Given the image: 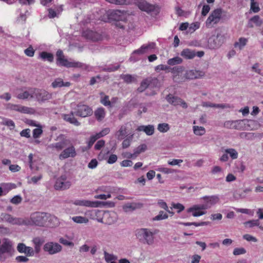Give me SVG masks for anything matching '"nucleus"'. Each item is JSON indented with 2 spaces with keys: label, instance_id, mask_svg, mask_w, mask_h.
I'll return each instance as SVG.
<instances>
[{
  "label": "nucleus",
  "instance_id": "nucleus-1",
  "mask_svg": "<svg viewBox=\"0 0 263 263\" xmlns=\"http://www.w3.org/2000/svg\"><path fill=\"white\" fill-rule=\"evenodd\" d=\"M58 220L54 216L45 212H35L29 218H24V226L40 227H55Z\"/></svg>",
  "mask_w": 263,
  "mask_h": 263
},
{
  "label": "nucleus",
  "instance_id": "nucleus-2",
  "mask_svg": "<svg viewBox=\"0 0 263 263\" xmlns=\"http://www.w3.org/2000/svg\"><path fill=\"white\" fill-rule=\"evenodd\" d=\"M224 126L228 129L253 130L257 128L258 124L255 120L243 119L227 121L224 123Z\"/></svg>",
  "mask_w": 263,
  "mask_h": 263
},
{
  "label": "nucleus",
  "instance_id": "nucleus-3",
  "mask_svg": "<svg viewBox=\"0 0 263 263\" xmlns=\"http://www.w3.org/2000/svg\"><path fill=\"white\" fill-rule=\"evenodd\" d=\"M100 12L103 15L99 19L104 22L111 21L123 22L125 21L126 17V13L119 10H102Z\"/></svg>",
  "mask_w": 263,
  "mask_h": 263
},
{
  "label": "nucleus",
  "instance_id": "nucleus-4",
  "mask_svg": "<svg viewBox=\"0 0 263 263\" xmlns=\"http://www.w3.org/2000/svg\"><path fill=\"white\" fill-rule=\"evenodd\" d=\"M57 63L58 65L65 66L66 67H81L82 64L74 61H68L64 58L63 51L59 50L57 52Z\"/></svg>",
  "mask_w": 263,
  "mask_h": 263
},
{
  "label": "nucleus",
  "instance_id": "nucleus-5",
  "mask_svg": "<svg viewBox=\"0 0 263 263\" xmlns=\"http://www.w3.org/2000/svg\"><path fill=\"white\" fill-rule=\"evenodd\" d=\"M138 238L144 243L151 245L154 242V234L147 229H140L137 231Z\"/></svg>",
  "mask_w": 263,
  "mask_h": 263
},
{
  "label": "nucleus",
  "instance_id": "nucleus-6",
  "mask_svg": "<svg viewBox=\"0 0 263 263\" xmlns=\"http://www.w3.org/2000/svg\"><path fill=\"white\" fill-rule=\"evenodd\" d=\"M222 13V10L220 8L212 11L205 22V26L210 28L218 23L221 18Z\"/></svg>",
  "mask_w": 263,
  "mask_h": 263
},
{
  "label": "nucleus",
  "instance_id": "nucleus-7",
  "mask_svg": "<svg viewBox=\"0 0 263 263\" xmlns=\"http://www.w3.org/2000/svg\"><path fill=\"white\" fill-rule=\"evenodd\" d=\"M95 213L96 214H99L102 216L101 218L98 219L99 222L110 225L116 221V214L114 212H101L98 211L97 212H95Z\"/></svg>",
  "mask_w": 263,
  "mask_h": 263
},
{
  "label": "nucleus",
  "instance_id": "nucleus-8",
  "mask_svg": "<svg viewBox=\"0 0 263 263\" xmlns=\"http://www.w3.org/2000/svg\"><path fill=\"white\" fill-rule=\"evenodd\" d=\"M93 113L92 108L84 104H79L75 109L74 114L80 117L85 118L91 116Z\"/></svg>",
  "mask_w": 263,
  "mask_h": 263
},
{
  "label": "nucleus",
  "instance_id": "nucleus-9",
  "mask_svg": "<svg viewBox=\"0 0 263 263\" xmlns=\"http://www.w3.org/2000/svg\"><path fill=\"white\" fill-rule=\"evenodd\" d=\"M223 154L220 157L219 160L221 162H227L229 160V156L232 159H236L238 157L237 151L233 148H228L222 150Z\"/></svg>",
  "mask_w": 263,
  "mask_h": 263
},
{
  "label": "nucleus",
  "instance_id": "nucleus-10",
  "mask_svg": "<svg viewBox=\"0 0 263 263\" xmlns=\"http://www.w3.org/2000/svg\"><path fill=\"white\" fill-rule=\"evenodd\" d=\"M1 219L2 221L13 225L24 226V218L14 217L10 214L2 213L1 215Z\"/></svg>",
  "mask_w": 263,
  "mask_h": 263
},
{
  "label": "nucleus",
  "instance_id": "nucleus-11",
  "mask_svg": "<svg viewBox=\"0 0 263 263\" xmlns=\"http://www.w3.org/2000/svg\"><path fill=\"white\" fill-rule=\"evenodd\" d=\"M7 108L11 110L17 111L22 114H33L35 112L34 109L32 108L19 104H8Z\"/></svg>",
  "mask_w": 263,
  "mask_h": 263
},
{
  "label": "nucleus",
  "instance_id": "nucleus-12",
  "mask_svg": "<svg viewBox=\"0 0 263 263\" xmlns=\"http://www.w3.org/2000/svg\"><path fill=\"white\" fill-rule=\"evenodd\" d=\"M224 36L218 34L216 36H211L208 41V44L210 48L216 49L219 48L224 42Z\"/></svg>",
  "mask_w": 263,
  "mask_h": 263
},
{
  "label": "nucleus",
  "instance_id": "nucleus-13",
  "mask_svg": "<svg viewBox=\"0 0 263 263\" xmlns=\"http://www.w3.org/2000/svg\"><path fill=\"white\" fill-rule=\"evenodd\" d=\"M155 47L156 43L154 42H150L147 44H144L139 49L133 52L130 59L131 61H135L136 59H134V56L135 54H142L151 51L152 50L155 49Z\"/></svg>",
  "mask_w": 263,
  "mask_h": 263
},
{
  "label": "nucleus",
  "instance_id": "nucleus-14",
  "mask_svg": "<svg viewBox=\"0 0 263 263\" xmlns=\"http://www.w3.org/2000/svg\"><path fill=\"white\" fill-rule=\"evenodd\" d=\"M204 75V72L201 70L196 69L187 70L184 73V78H185L184 81L186 80L201 79L203 78Z\"/></svg>",
  "mask_w": 263,
  "mask_h": 263
},
{
  "label": "nucleus",
  "instance_id": "nucleus-15",
  "mask_svg": "<svg viewBox=\"0 0 263 263\" xmlns=\"http://www.w3.org/2000/svg\"><path fill=\"white\" fill-rule=\"evenodd\" d=\"M43 249L45 252L52 255L60 252L62 250V246L57 242H48L44 245Z\"/></svg>",
  "mask_w": 263,
  "mask_h": 263
},
{
  "label": "nucleus",
  "instance_id": "nucleus-16",
  "mask_svg": "<svg viewBox=\"0 0 263 263\" xmlns=\"http://www.w3.org/2000/svg\"><path fill=\"white\" fill-rule=\"evenodd\" d=\"M184 68L182 66L175 67L172 69L173 80L175 82L180 83L184 81V74L182 72Z\"/></svg>",
  "mask_w": 263,
  "mask_h": 263
},
{
  "label": "nucleus",
  "instance_id": "nucleus-17",
  "mask_svg": "<svg viewBox=\"0 0 263 263\" xmlns=\"http://www.w3.org/2000/svg\"><path fill=\"white\" fill-rule=\"evenodd\" d=\"M34 98L38 101L44 102L51 98V94L45 90L34 89Z\"/></svg>",
  "mask_w": 263,
  "mask_h": 263
},
{
  "label": "nucleus",
  "instance_id": "nucleus-18",
  "mask_svg": "<svg viewBox=\"0 0 263 263\" xmlns=\"http://www.w3.org/2000/svg\"><path fill=\"white\" fill-rule=\"evenodd\" d=\"M204 203L202 204L201 208L208 209L212 206L218 203L219 201V197L217 196H204L203 197Z\"/></svg>",
  "mask_w": 263,
  "mask_h": 263
},
{
  "label": "nucleus",
  "instance_id": "nucleus-19",
  "mask_svg": "<svg viewBox=\"0 0 263 263\" xmlns=\"http://www.w3.org/2000/svg\"><path fill=\"white\" fill-rule=\"evenodd\" d=\"M72 203L76 205L97 208L99 206L101 202L98 201H91L87 200H76L72 201Z\"/></svg>",
  "mask_w": 263,
  "mask_h": 263
},
{
  "label": "nucleus",
  "instance_id": "nucleus-20",
  "mask_svg": "<svg viewBox=\"0 0 263 263\" xmlns=\"http://www.w3.org/2000/svg\"><path fill=\"white\" fill-rule=\"evenodd\" d=\"M34 88H28L22 90L16 93V97L19 99L26 100L34 98Z\"/></svg>",
  "mask_w": 263,
  "mask_h": 263
},
{
  "label": "nucleus",
  "instance_id": "nucleus-21",
  "mask_svg": "<svg viewBox=\"0 0 263 263\" xmlns=\"http://www.w3.org/2000/svg\"><path fill=\"white\" fill-rule=\"evenodd\" d=\"M77 155L76 149L73 146H69L64 150L59 155V159L63 160L69 157L73 158Z\"/></svg>",
  "mask_w": 263,
  "mask_h": 263
},
{
  "label": "nucleus",
  "instance_id": "nucleus-22",
  "mask_svg": "<svg viewBox=\"0 0 263 263\" xmlns=\"http://www.w3.org/2000/svg\"><path fill=\"white\" fill-rule=\"evenodd\" d=\"M12 250V246L11 241L8 239H5L0 247V259H2V255L4 253H11Z\"/></svg>",
  "mask_w": 263,
  "mask_h": 263
},
{
  "label": "nucleus",
  "instance_id": "nucleus-23",
  "mask_svg": "<svg viewBox=\"0 0 263 263\" xmlns=\"http://www.w3.org/2000/svg\"><path fill=\"white\" fill-rule=\"evenodd\" d=\"M202 205H195L187 210L188 213H192V215L194 217H198L203 215L205 214V212L203 211L204 209L201 208Z\"/></svg>",
  "mask_w": 263,
  "mask_h": 263
},
{
  "label": "nucleus",
  "instance_id": "nucleus-24",
  "mask_svg": "<svg viewBox=\"0 0 263 263\" xmlns=\"http://www.w3.org/2000/svg\"><path fill=\"white\" fill-rule=\"evenodd\" d=\"M137 130L139 132H143L147 135L151 136L154 133L155 127L153 125H140L137 127Z\"/></svg>",
  "mask_w": 263,
  "mask_h": 263
},
{
  "label": "nucleus",
  "instance_id": "nucleus-25",
  "mask_svg": "<svg viewBox=\"0 0 263 263\" xmlns=\"http://www.w3.org/2000/svg\"><path fill=\"white\" fill-rule=\"evenodd\" d=\"M74 112L73 113V112H71L69 114L63 115L62 117L65 121L76 126H79L80 125V123L74 117Z\"/></svg>",
  "mask_w": 263,
  "mask_h": 263
},
{
  "label": "nucleus",
  "instance_id": "nucleus-26",
  "mask_svg": "<svg viewBox=\"0 0 263 263\" xmlns=\"http://www.w3.org/2000/svg\"><path fill=\"white\" fill-rule=\"evenodd\" d=\"M32 241L34 245L35 253L38 254L41 251L42 245L45 241L44 239L40 237H35L33 238Z\"/></svg>",
  "mask_w": 263,
  "mask_h": 263
},
{
  "label": "nucleus",
  "instance_id": "nucleus-27",
  "mask_svg": "<svg viewBox=\"0 0 263 263\" xmlns=\"http://www.w3.org/2000/svg\"><path fill=\"white\" fill-rule=\"evenodd\" d=\"M180 55L184 59L187 60L193 59L196 56V52L194 50L188 48L184 49L181 52Z\"/></svg>",
  "mask_w": 263,
  "mask_h": 263
},
{
  "label": "nucleus",
  "instance_id": "nucleus-28",
  "mask_svg": "<svg viewBox=\"0 0 263 263\" xmlns=\"http://www.w3.org/2000/svg\"><path fill=\"white\" fill-rule=\"evenodd\" d=\"M94 115L98 121H102L106 116L105 109L102 107L98 108L95 110Z\"/></svg>",
  "mask_w": 263,
  "mask_h": 263
},
{
  "label": "nucleus",
  "instance_id": "nucleus-29",
  "mask_svg": "<svg viewBox=\"0 0 263 263\" xmlns=\"http://www.w3.org/2000/svg\"><path fill=\"white\" fill-rule=\"evenodd\" d=\"M202 106L206 107H215L220 108H229L230 105L228 104H214L208 102H203L202 103Z\"/></svg>",
  "mask_w": 263,
  "mask_h": 263
},
{
  "label": "nucleus",
  "instance_id": "nucleus-30",
  "mask_svg": "<svg viewBox=\"0 0 263 263\" xmlns=\"http://www.w3.org/2000/svg\"><path fill=\"white\" fill-rule=\"evenodd\" d=\"M70 182H55L54 187L56 190H64L69 188Z\"/></svg>",
  "mask_w": 263,
  "mask_h": 263
},
{
  "label": "nucleus",
  "instance_id": "nucleus-31",
  "mask_svg": "<svg viewBox=\"0 0 263 263\" xmlns=\"http://www.w3.org/2000/svg\"><path fill=\"white\" fill-rule=\"evenodd\" d=\"M83 35L85 36L86 39L91 40L92 41H97L99 39L98 34L92 30H86L84 31L83 33Z\"/></svg>",
  "mask_w": 263,
  "mask_h": 263
},
{
  "label": "nucleus",
  "instance_id": "nucleus-32",
  "mask_svg": "<svg viewBox=\"0 0 263 263\" xmlns=\"http://www.w3.org/2000/svg\"><path fill=\"white\" fill-rule=\"evenodd\" d=\"M39 58L43 61H47L49 62H52L53 61V55L51 53L46 51L40 52Z\"/></svg>",
  "mask_w": 263,
  "mask_h": 263
},
{
  "label": "nucleus",
  "instance_id": "nucleus-33",
  "mask_svg": "<svg viewBox=\"0 0 263 263\" xmlns=\"http://www.w3.org/2000/svg\"><path fill=\"white\" fill-rule=\"evenodd\" d=\"M248 42V39L245 37H240L238 41L235 43L234 46L235 48H238L239 50H241L247 45Z\"/></svg>",
  "mask_w": 263,
  "mask_h": 263
},
{
  "label": "nucleus",
  "instance_id": "nucleus-34",
  "mask_svg": "<svg viewBox=\"0 0 263 263\" xmlns=\"http://www.w3.org/2000/svg\"><path fill=\"white\" fill-rule=\"evenodd\" d=\"M69 82H66L64 83L62 79L58 78L55 79L52 83V86L53 88H57V87H61L62 86H69L70 85Z\"/></svg>",
  "mask_w": 263,
  "mask_h": 263
},
{
  "label": "nucleus",
  "instance_id": "nucleus-35",
  "mask_svg": "<svg viewBox=\"0 0 263 263\" xmlns=\"http://www.w3.org/2000/svg\"><path fill=\"white\" fill-rule=\"evenodd\" d=\"M100 102L105 106H111V102L109 101V96L105 95L103 92L100 93Z\"/></svg>",
  "mask_w": 263,
  "mask_h": 263
},
{
  "label": "nucleus",
  "instance_id": "nucleus-36",
  "mask_svg": "<svg viewBox=\"0 0 263 263\" xmlns=\"http://www.w3.org/2000/svg\"><path fill=\"white\" fill-rule=\"evenodd\" d=\"M179 98L173 96L172 95L169 94L166 97V100L171 104L176 106L178 105Z\"/></svg>",
  "mask_w": 263,
  "mask_h": 263
},
{
  "label": "nucleus",
  "instance_id": "nucleus-37",
  "mask_svg": "<svg viewBox=\"0 0 263 263\" xmlns=\"http://www.w3.org/2000/svg\"><path fill=\"white\" fill-rule=\"evenodd\" d=\"M1 124L8 126L10 130L14 129L15 126L14 122L12 120L7 118H3Z\"/></svg>",
  "mask_w": 263,
  "mask_h": 263
},
{
  "label": "nucleus",
  "instance_id": "nucleus-38",
  "mask_svg": "<svg viewBox=\"0 0 263 263\" xmlns=\"http://www.w3.org/2000/svg\"><path fill=\"white\" fill-rule=\"evenodd\" d=\"M243 224L245 228H251L255 226H258L259 221V220H251L246 221Z\"/></svg>",
  "mask_w": 263,
  "mask_h": 263
},
{
  "label": "nucleus",
  "instance_id": "nucleus-39",
  "mask_svg": "<svg viewBox=\"0 0 263 263\" xmlns=\"http://www.w3.org/2000/svg\"><path fill=\"white\" fill-rule=\"evenodd\" d=\"M193 130L194 133L197 136H202L205 133V129L202 126H194Z\"/></svg>",
  "mask_w": 263,
  "mask_h": 263
},
{
  "label": "nucleus",
  "instance_id": "nucleus-40",
  "mask_svg": "<svg viewBox=\"0 0 263 263\" xmlns=\"http://www.w3.org/2000/svg\"><path fill=\"white\" fill-rule=\"evenodd\" d=\"M170 129V126L168 123H160L158 125L157 129L160 132V133H166L168 132Z\"/></svg>",
  "mask_w": 263,
  "mask_h": 263
},
{
  "label": "nucleus",
  "instance_id": "nucleus-41",
  "mask_svg": "<svg viewBox=\"0 0 263 263\" xmlns=\"http://www.w3.org/2000/svg\"><path fill=\"white\" fill-rule=\"evenodd\" d=\"M72 220L77 223H86L89 221L87 218L80 216L72 217Z\"/></svg>",
  "mask_w": 263,
  "mask_h": 263
},
{
  "label": "nucleus",
  "instance_id": "nucleus-42",
  "mask_svg": "<svg viewBox=\"0 0 263 263\" xmlns=\"http://www.w3.org/2000/svg\"><path fill=\"white\" fill-rule=\"evenodd\" d=\"M62 6H60L56 11L53 10V9H49L48 16L50 18H54L55 16H57L62 11Z\"/></svg>",
  "mask_w": 263,
  "mask_h": 263
},
{
  "label": "nucleus",
  "instance_id": "nucleus-43",
  "mask_svg": "<svg viewBox=\"0 0 263 263\" xmlns=\"http://www.w3.org/2000/svg\"><path fill=\"white\" fill-rule=\"evenodd\" d=\"M127 134L126 132V128L125 126H122L121 127L120 129L117 132L116 134V136L118 139H122Z\"/></svg>",
  "mask_w": 263,
  "mask_h": 263
},
{
  "label": "nucleus",
  "instance_id": "nucleus-44",
  "mask_svg": "<svg viewBox=\"0 0 263 263\" xmlns=\"http://www.w3.org/2000/svg\"><path fill=\"white\" fill-rule=\"evenodd\" d=\"M182 62V60L179 57H176L172 59H170L167 61V64L170 65H175L181 64Z\"/></svg>",
  "mask_w": 263,
  "mask_h": 263
},
{
  "label": "nucleus",
  "instance_id": "nucleus-45",
  "mask_svg": "<svg viewBox=\"0 0 263 263\" xmlns=\"http://www.w3.org/2000/svg\"><path fill=\"white\" fill-rule=\"evenodd\" d=\"M124 82L127 83H132L136 80L135 77L130 74H123L121 76Z\"/></svg>",
  "mask_w": 263,
  "mask_h": 263
},
{
  "label": "nucleus",
  "instance_id": "nucleus-46",
  "mask_svg": "<svg viewBox=\"0 0 263 263\" xmlns=\"http://www.w3.org/2000/svg\"><path fill=\"white\" fill-rule=\"evenodd\" d=\"M65 146V143L63 141L57 142L52 144L49 145V147L52 148H55L57 151H59L62 150Z\"/></svg>",
  "mask_w": 263,
  "mask_h": 263
},
{
  "label": "nucleus",
  "instance_id": "nucleus-47",
  "mask_svg": "<svg viewBox=\"0 0 263 263\" xmlns=\"http://www.w3.org/2000/svg\"><path fill=\"white\" fill-rule=\"evenodd\" d=\"M42 133L43 130L42 129V126L40 125L39 126H37V128L33 129V137L35 139L38 138L40 137Z\"/></svg>",
  "mask_w": 263,
  "mask_h": 263
},
{
  "label": "nucleus",
  "instance_id": "nucleus-48",
  "mask_svg": "<svg viewBox=\"0 0 263 263\" xmlns=\"http://www.w3.org/2000/svg\"><path fill=\"white\" fill-rule=\"evenodd\" d=\"M168 215L166 213H165L163 211H161L158 215L153 218V220H161L167 218Z\"/></svg>",
  "mask_w": 263,
  "mask_h": 263
},
{
  "label": "nucleus",
  "instance_id": "nucleus-49",
  "mask_svg": "<svg viewBox=\"0 0 263 263\" xmlns=\"http://www.w3.org/2000/svg\"><path fill=\"white\" fill-rule=\"evenodd\" d=\"M137 208L136 203H127L123 206V208L124 211L129 212L135 210Z\"/></svg>",
  "mask_w": 263,
  "mask_h": 263
},
{
  "label": "nucleus",
  "instance_id": "nucleus-50",
  "mask_svg": "<svg viewBox=\"0 0 263 263\" xmlns=\"http://www.w3.org/2000/svg\"><path fill=\"white\" fill-rule=\"evenodd\" d=\"M149 85V81L147 79L143 80L140 86V87L138 88V91L139 92L143 91L146 88H147Z\"/></svg>",
  "mask_w": 263,
  "mask_h": 263
},
{
  "label": "nucleus",
  "instance_id": "nucleus-51",
  "mask_svg": "<svg viewBox=\"0 0 263 263\" xmlns=\"http://www.w3.org/2000/svg\"><path fill=\"white\" fill-rule=\"evenodd\" d=\"M250 21L256 26H260L262 24V20L258 15L254 16L250 20Z\"/></svg>",
  "mask_w": 263,
  "mask_h": 263
},
{
  "label": "nucleus",
  "instance_id": "nucleus-52",
  "mask_svg": "<svg viewBox=\"0 0 263 263\" xmlns=\"http://www.w3.org/2000/svg\"><path fill=\"white\" fill-rule=\"evenodd\" d=\"M235 210L237 212L247 214L251 216H253L254 213L253 211L247 209H235Z\"/></svg>",
  "mask_w": 263,
  "mask_h": 263
},
{
  "label": "nucleus",
  "instance_id": "nucleus-53",
  "mask_svg": "<svg viewBox=\"0 0 263 263\" xmlns=\"http://www.w3.org/2000/svg\"><path fill=\"white\" fill-rule=\"evenodd\" d=\"M35 50L32 46H29L24 50L25 54L29 57H32L34 54Z\"/></svg>",
  "mask_w": 263,
  "mask_h": 263
},
{
  "label": "nucleus",
  "instance_id": "nucleus-54",
  "mask_svg": "<svg viewBox=\"0 0 263 263\" xmlns=\"http://www.w3.org/2000/svg\"><path fill=\"white\" fill-rule=\"evenodd\" d=\"M246 253V250L243 248H236L233 250V254L234 255H239L244 254Z\"/></svg>",
  "mask_w": 263,
  "mask_h": 263
},
{
  "label": "nucleus",
  "instance_id": "nucleus-55",
  "mask_svg": "<svg viewBox=\"0 0 263 263\" xmlns=\"http://www.w3.org/2000/svg\"><path fill=\"white\" fill-rule=\"evenodd\" d=\"M133 135H131L127 138L125 139L122 142V147L124 148H127L130 144L131 141L132 140Z\"/></svg>",
  "mask_w": 263,
  "mask_h": 263
},
{
  "label": "nucleus",
  "instance_id": "nucleus-56",
  "mask_svg": "<svg viewBox=\"0 0 263 263\" xmlns=\"http://www.w3.org/2000/svg\"><path fill=\"white\" fill-rule=\"evenodd\" d=\"M183 162L181 159H172L168 161L167 163L170 165H178L180 166V164Z\"/></svg>",
  "mask_w": 263,
  "mask_h": 263
},
{
  "label": "nucleus",
  "instance_id": "nucleus-57",
  "mask_svg": "<svg viewBox=\"0 0 263 263\" xmlns=\"http://www.w3.org/2000/svg\"><path fill=\"white\" fill-rule=\"evenodd\" d=\"M147 149V146L146 144H143L139 145L136 149H135L136 153L139 155L142 152H144Z\"/></svg>",
  "mask_w": 263,
  "mask_h": 263
},
{
  "label": "nucleus",
  "instance_id": "nucleus-58",
  "mask_svg": "<svg viewBox=\"0 0 263 263\" xmlns=\"http://www.w3.org/2000/svg\"><path fill=\"white\" fill-rule=\"evenodd\" d=\"M34 252L35 250H34L32 247H27L24 253H25L27 256H33L34 254Z\"/></svg>",
  "mask_w": 263,
  "mask_h": 263
},
{
  "label": "nucleus",
  "instance_id": "nucleus-59",
  "mask_svg": "<svg viewBox=\"0 0 263 263\" xmlns=\"http://www.w3.org/2000/svg\"><path fill=\"white\" fill-rule=\"evenodd\" d=\"M22 197L19 195H16L11 199L10 202L13 204H17L20 203L22 202Z\"/></svg>",
  "mask_w": 263,
  "mask_h": 263
},
{
  "label": "nucleus",
  "instance_id": "nucleus-60",
  "mask_svg": "<svg viewBox=\"0 0 263 263\" xmlns=\"http://www.w3.org/2000/svg\"><path fill=\"white\" fill-rule=\"evenodd\" d=\"M119 67V65H109L107 68L103 69L104 71L112 72L117 70Z\"/></svg>",
  "mask_w": 263,
  "mask_h": 263
},
{
  "label": "nucleus",
  "instance_id": "nucleus-61",
  "mask_svg": "<svg viewBox=\"0 0 263 263\" xmlns=\"http://www.w3.org/2000/svg\"><path fill=\"white\" fill-rule=\"evenodd\" d=\"M27 246L23 243H19L17 246V250L21 253H24Z\"/></svg>",
  "mask_w": 263,
  "mask_h": 263
},
{
  "label": "nucleus",
  "instance_id": "nucleus-62",
  "mask_svg": "<svg viewBox=\"0 0 263 263\" xmlns=\"http://www.w3.org/2000/svg\"><path fill=\"white\" fill-rule=\"evenodd\" d=\"M117 156L115 154H111L109 156L107 159V163L109 164H113L115 163L117 160Z\"/></svg>",
  "mask_w": 263,
  "mask_h": 263
},
{
  "label": "nucleus",
  "instance_id": "nucleus-63",
  "mask_svg": "<svg viewBox=\"0 0 263 263\" xmlns=\"http://www.w3.org/2000/svg\"><path fill=\"white\" fill-rule=\"evenodd\" d=\"M210 10V7L208 5H204L202 7L201 14L202 16H206Z\"/></svg>",
  "mask_w": 263,
  "mask_h": 263
},
{
  "label": "nucleus",
  "instance_id": "nucleus-64",
  "mask_svg": "<svg viewBox=\"0 0 263 263\" xmlns=\"http://www.w3.org/2000/svg\"><path fill=\"white\" fill-rule=\"evenodd\" d=\"M172 206L174 209L178 210V213H180L184 209V206L182 204L179 203H173Z\"/></svg>",
  "mask_w": 263,
  "mask_h": 263
}]
</instances>
